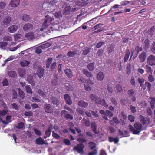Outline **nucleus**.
I'll list each match as a JSON object with an SVG mask.
<instances>
[{
  "instance_id": "69168bd1",
  "label": "nucleus",
  "mask_w": 155,
  "mask_h": 155,
  "mask_svg": "<svg viewBox=\"0 0 155 155\" xmlns=\"http://www.w3.org/2000/svg\"><path fill=\"white\" fill-rule=\"evenodd\" d=\"M103 24L101 23H99L98 24L94 26V27L93 28L94 30H95L101 27Z\"/></svg>"
},
{
  "instance_id": "ddd939ff",
  "label": "nucleus",
  "mask_w": 155,
  "mask_h": 155,
  "mask_svg": "<svg viewBox=\"0 0 155 155\" xmlns=\"http://www.w3.org/2000/svg\"><path fill=\"white\" fill-rule=\"evenodd\" d=\"M64 99L66 101V103L68 105H71L72 103V101L71 100L70 97L68 94H65L64 96Z\"/></svg>"
},
{
  "instance_id": "72a5a7b5",
  "label": "nucleus",
  "mask_w": 155,
  "mask_h": 155,
  "mask_svg": "<svg viewBox=\"0 0 155 155\" xmlns=\"http://www.w3.org/2000/svg\"><path fill=\"white\" fill-rule=\"evenodd\" d=\"M37 93L39 96L45 97H46V94L42 90L39 89L37 90Z\"/></svg>"
},
{
  "instance_id": "338daca9",
  "label": "nucleus",
  "mask_w": 155,
  "mask_h": 155,
  "mask_svg": "<svg viewBox=\"0 0 155 155\" xmlns=\"http://www.w3.org/2000/svg\"><path fill=\"white\" fill-rule=\"evenodd\" d=\"M63 142L66 145H69L71 144L70 141L69 139H64L63 140Z\"/></svg>"
},
{
  "instance_id": "20e7f679",
  "label": "nucleus",
  "mask_w": 155,
  "mask_h": 155,
  "mask_svg": "<svg viewBox=\"0 0 155 155\" xmlns=\"http://www.w3.org/2000/svg\"><path fill=\"white\" fill-rule=\"evenodd\" d=\"M148 64L151 66L155 65V56L153 55H150L147 58Z\"/></svg>"
},
{
  "instance_id": "7ed1b4c3",
  "label": "nucleus",
  "mask_w": 155,
  "mask_h": 155,
  "mask_svg": "<svg viewBox=\"0 0 155 155\" xmlns=\"http://www.w3.org/2000/svg\"><path fill=\"white\" fill-rule=\"evenodd\" d=\"M135 129V131L134 132V134H138L142 130H143V126L141 123H136L134 125Z\"/></svg>"
},
{
  "instance_id": "6ab92c4d",
  "label": "nucleus",
  "mask_w": 155,
  "mask_h": 155,
  "mask_svg": "<svg viewBox=\"0 0 155 155\" xmlns=\"http://www.w3.org/2000/svg\"><path fill=\"white\" fill-rule=\"evenodd\" d=\"M35 143L38 145H43L45 143L44 140L41 137L36 138L35 140Z\"/></svg>"
},
{
  "instance_id": "39448f33",
  "label": "nucleus",
  "mask_w": 155,
  "mask_h": 155,
  "mask_svg": "<svg viewBox=\"0 0 155 155\" xmlns=\"http://www.w3.org/2000/svg\"><path fill=\"white\" fill-rule=\"evenodd\" d=\"M63 8H64L63 12L64 14L67 15L70 13L71 8L69 4L64 3L63 6Z\"/></svg>"
},
{
  "instance_id": "0e129e2a",
  "label": "nucleus",
  "mask_w": 155,
  "mask_h": 155,
  "mask_svg": "<svg viewBox=\"0 0 155 155\" xmlns=\"http://www.w3.org/2000/svg\"><path fill=\"white\" fill-rule=\"evenodd\" d=\"M151 50L152 52L155 54V42H153L152 45Z\"/></svg>"
},
{
  "instance_id": "37998d69",
  "label": "nucleus",
  "mask_w": 155,
  "mask_h": 155,
  "mask_svg": "<svg viewBox=\"0 0 155 155\" xmlns=\"http://www.w3.org/2000/svg\"><path fill=\"white\" fill-rule=\"evenodd\" d=\"M52 58H48L47 60L46 64V67L47 68H48L50 66V65L52 61Z\"/></svg>"
},
{
  "instance_id": "f3484780",
  "label": "nucleus",
  "mask_w": 155,
  "mask_h": 155,
  "mask_svg": "<svg viewBox=\"0 0 155 155\" xmlns=\"http://www.w3.org/2000/svg\"><path fill=\"white\" fill-rule=\"evenodd\" d=\"M91 48L90 47H88L84 50L81 51V52L82 54L86 55L91 52Z\"/></svg>"
},
{
  "instance_id": "a878e982",
  "label": "nucleus",
  "mask_w": 155,
  "mask_h": 155,
  "mask_svg": "<svg viewBox=\"0 0 155 155\" xmlns=\"http://www.w3.org/2000/svg\"><path fill=\"white\" fill-rule=\"evenodd\" d=\"M104 74L103 73L101 72H100L97 74V78L98 80L102 81L104 79Z\"/></svg>"
},
{
  "instance_id": "a19ab883",
  "label": "nucleus",
  "mask_w": 155,
  "mask_h": 155,
  "mask_svg": "<svg viewBox=\"0 0 155 155\" xmlns=\"http://www.w3.org/2000/svg\"><path fill=\"white\" fill-rule=\"evenodd\" d=\"M41 46V48L44 49L49 47L51 46V44L50 43L47 42L42 45Z\"/></svg>"
},
{
  "instance_id": "4468645a",
  "label": "nucleus",
  "mask_w": 155,
  "mask_h": 155,
  "mask_svg": "<svg viewBox=\"0 0 155 155\" xmlns=\"http://www.w3.org/2000/svg\"><path fill=\"white\" fill-rule=\"evenodd\" d=\"M18 29V26L15 25L10 26L8 28V31L10 33H14Z\"/></svg>"
},
{
  "instance_id": "864d4df0",
  "label": "nucleus",
  "mask_w": 155,
  "mask_h": 155,
  "mask_svg": "<svg viewBox=\"0 0 155 155\" xmlns=\"http://www.w3.org/2000/svg\"><path fill=\"white\" fill-rule=\"evenodd\" d=\"M140 121L142 123L143 125H144L146 123V118L145 117L141 115L140 116Z\"/></svg>"
},
{
  "instance_id": "f257e3e1",
  "label": "nucleus",
  "mask_w": 155,
  "mask_h": 155,
  "mask_svg": "<svg viewBox=\"0 0 155 155\" xmlns=\"http://www.w3.org/2000/svg\"><path fill=\"white\" fill-rule=\"evenodd\" d=\"M81 132V131L78 129V142H80L78 144V153L83 154L84 152L83 149L85 147L83 143L86 142L87 140L85 138L84 134L80 133Z\"/></svg>"
},
{
  "instance_id": "09e8293b",
  "label": "nucleus",
  "mask_w": 155,
  "mask_h": 155,
  "mask_svg": "<svg viewBox=\"0 0 155 155\" xmlns=\"http://www.w3.org/2000/svg\"><path fill=\"white\" fill-rule=\"evenodd\" d=\"M145 71L147 73H150V74H151L152 70L150 67L148 65H146L145 66Z\"/></svg>"
},
{
  "instance_id": "aec40b11",
  "label": "nucleus",
  "mask_w": 155,
  "mask_h": 155,
  "mask_svg": "<svg viewBox=\"0 0 155 155\" xmlns=\"http://www.w3.org/2000/svg\"><path fill=\"white\" fill-rule=\"evenodd\" d=\"M139 58L141 62H143L145 60L146 58V53L143 52L141 54L139 55Z\"/></svg>"
},
{
  "instance_id": "c85d7f7f",
  "label": "nucleus",
  "mask_w": 155,
  "mask_h": 155,
  "mask_svg": "<svg viewBox=\"0 0 155 155\" xmlns=\"http://www.w3.org/2000/svg\"><path fill=\"white\" fill-rule=\"evenodd\" d=\"M108 139L110 142H114L115 143H118L119 141V138L117 137L114 138L111 137H108Z\"/></svg>"
},
{
  "instance_id": "774afa93",
  "label": "nucleus",
  "mask_w": 155,
  "mask_h": 155,
  "mask_svg": "<svg viewBox=\"0 0 155 155\" xmlns=\"http://www.w3.org/2000/svg\"><path fill=\"white\" fill-rule=\"evenodd\" d=\"M105 43L104 42H98L96 45V47L98 48H101L103 45Z\"/></svg>"
},
{
  "instance_id": "052dcab7",
  "label": "nucleus",
  "mask_w": 155,
  "mask_h": 155,
  "mask_svg": "<svg viewBox=\"0 0 155 155\" xmlns=\"http://www.w3.org/2000/svg\"><path fill=\"white\" fill-rule=\"evenodd\" d=\"M6 5V3L4 2H0V8L1 9L4 8Z\"/></svg>"
},
{
  "instance_id": "bb28decb",
  "label": "nucleus",
  "mask_w": 155,
  "mask_h": 155,
  "mask_svg": "<svg viewBox=\"0 0 155 155\" xmlns=\"http://www.w3.org/2000/svg\"><path fill=\"white\" fill-rule=\"evenodd\" d=\"M87 67L90 71H92L95 68L94 64V63H90L88 64Z\"/></svg>"
},
{
  "instance_id": "13d9d810",
  "label": "nucleus",
  "mask_w": 155,
  "mask_h": 155,
  "mask_svg": "<svg viewBox=\"0 0 155 155\" xmlns=\"http://www.w3.org/2000/svg\"><path fill=\"white\" fill-rule=\"evenodd\" d=\"M106 114L107 116H108L110 117H112L113 116V114L112 111H110L108 110H106Z\"/></svg>"
},
{
  "instance_id": "2eb2a0df",
  "label": "nucleus",
  "mask_w": 155,
  "mask_h": 155,
  "mask_svg": "<svg viewBox=\"0 0 155 155\" xmlns=\"http://www.w3.org/2000/svg\"><path fill=\"white\" fill-rule=\"evenodd\" d=\"M64 72L66 75L69 78H71L73 76L72 71L68 69H66L64 70Z\"/></svg>"
},
{
  "instance_id": "423d86ee",
  "label": "nucleus",
  "mask_w": 155,
  "mask_h": 155,
  "mask_svg": "<svg viewBox=\"0 0 155 155\" xmlns=\"http://www.w3.org/2000/svg\"><path fill=\"white\" fill-rule=\"evenodd\" d=\"M33 25L29 23L25 24L23 27V29L25 31H31L33 29Z\"/></svg>"
},
{
  "instance_id": "a211bd4d",
  "label": "nucleus",
  "mask_w": 155,
  "mask_h": 155,
  "mask_svg": "<svg viewBox=\"0 0 155 155\" xmlns=\"http://www.w3.org/2000/svg\"><path fill=\"white\" fill-rule=\"evenodd\" d=\"M116 92L117 93H121L123 91L122 86L120 84H117L115 86Z\"/></svg>"
},
{
  "instance_id": "603ef678",
  "label": "nucleus",
  "mask_w": 155,
  "mask_h": 155,
  "mask_svg": "<svg viewBox=\"0 0 155 155\" xmlns=\"http://www.w3.org/2000/svg\"><path fill=\"white\" fill-rule=\"evenodd\" d=\"M52 135L53 137L56 139H58L60 137V136L58 134L54 131H52Z\"/></svg>"
},
{
  "instance_id": "412c9836",
  "label": "nucleus",
  "mask_w": 155,
  "mask_h": 155,
  "mask_svg": "<svg viewBox=\"0 0 155 155\" xmlns=\"http://www.w3.org/2000/svg\"><path fill=\"white\" fill-rule=\"evenodd\" d=\"M78 105L80 106L85 108L87 107L88 105L87 102H86L83 100H81L78 102Z\"/></svg>"
},
{
  "instance_id": "de8ad7c7",
  "label": "nucleus",
  "mask_w": 155,
  "mask_h": 155,
  "mask_svg": "<svg viewBox=\"0 0 155 155\" xmlns=\"http://www.w3.org/2000/svg\"><path fill=\"white\" fill-rule=\"evenodd\" d=\"M11 107H12L13 109H15L16 110H19V107L18 104L16 103H14L11 104Z\"/></svg>"
},
{
  "instance_id": "c756f323",
  "label": "nucleus",
  "mask_w": 155,
  "mask_h": 155,
  "mask_svg": "<svg viewBox=\"0 0 155 155\" xmlns=\"http://www.w3.org/2000/svg\"><path fill=\"white\" fill-rule=\"evenodd\" d=\"M45 1L46 3L51 4L53 6L56 5L58 2L57 0H45Z\"/></svg>"
},
{
  "instance_id": "79ce46f5",
  "label": "nucleus",
  "mask_w": 155,
  "mask_h": 155,
  "mask_svg": "<svg viewBox=\"0 0 155 155\" xmlns=\"http://www.w3.org/2000/svg\"><path fill=\"white\" fill-rule=\"evenodd\" d=\"M12 97L13 99H16L17 97V93L15 90H13L12 91Z\"/></svg>"
},
{
  "instance_id": "2f4dec72",
  "label": "nucleus",
  "mask_w": 155,
  "mask_h": 155,
  "mask_svg": "<svg viewBox=\"0 0 155 155\" xmlns=\"http://www.w3.org/2000/svg\"><path fill=\"white\" fill-rule=\"evenodd\" d=\"M130 52L129 50H127L126 52L125 57L124 59V62H126L127 61L128 58L129 57Z\"/></svg>"
},
{
  "instance_id": "e433bc0d",
  "label": "nucleus",
  "mask_w": 155,
  "mask_h": 155,
  "mask_svg": "<svg viewBox=\"0 0 155 155\" xmlns=\"http://www.w3.org/2000/svg\"><path fill=\"white\" fill-rule=\"evenodd\" d=\"M127 94L129 97H131L134 96L135 94V91L133 89H130L127 91Z\"/></svg>"
},
{
  "instance_id": "6e6552de",
  "label": "nucleus",
  "mask_w": 155,
  "mask_h": 155,
  "mask_svg": "<svg viewBox=\"0 0 155 155\" xmlns=\"http://www.w3.org/2000/svg\"><path fill=\"white\" fill-rule=\"evenodd\" d=\"M44 69L41 67L38 68L36 74L38 76L41 78L44 74Z\"/></svg>"
},
{
  "instance_id": "7c9ffc66",
  "label": "nucleus",
  "mask_w": 155,
  "mask_h": 155,
  "mask_svg": "<svg viewBox=\"0 0 155 155\" xmlns=\"http://www.w3.org/2000/svg\"><path fill=\"white\" fill-rule=\"evenodd\" d=\"M18 97L21 99H23L25 97V94L24 92L21 90L19 89V92L18 93Z\"/></svg>"
},
{
  "instance_id": "1a4fd4ad",
  "label": "nucleus",
  "mask_w": 155,
  "mask_h": 155,
  "mask_svg": "<svg viewBox=\"0 0 155 155\" xmlns=\"http://www.w3.org/2000/svg\"><path fill=\"white\" fill-rule=\"evenodd\" d=\"M25 36V38L29 40H32L35 38L34 33L33 32H30L26 33Z\"/></svg>"
},
{
  "instance_id": "0eeeda50",
  "label": "nucleus",
  "mask_w": 155,
  "mask_h": 155,
  "mask_svg": "<svg viewBox=\"0 0 155 155\" xmlns=\"http://www.w3.org/2000/svg\"><path fill=\"white\" fill-rule=\"evenodd\" d=\"M44 110L45 112L51 113L52 111L51 106L49 104H44L43 106Z\"/></svg>"
},
{
  "instance_id": "9d476101",
  "label": "nucleus",
  "mask_w": 155,
  "mask_h": 155,
  "mask_svg": "<svg viewBox=\"0 0 155 155\" xmlns=\"http://www.w3.org/2000/svg\"><path fill=\"white\" fill-rule=\"evenodd\" d=\"M28 82L32 86H35V81L32 76L29 75L28 76L27 78Z\"/></svg>"
},
{
  "instance_id": "9b49d317",
  "label": "nucleus",
  "mask_w": 155,
  "mask_h": 155,
  "mask_svg": "<svg viewBox=\"0 0 155 155\" xmlns=\"http://www.w3.org/2000/svg\"><path fill=\"white\" fill-rule=\"evenodd\" d=\"M19 0H12L11 1L10 5L12 7L15 8L19 5Z\"/></svg>"
},
{
  "instance_id": "5fc2aeb1",
  "label": "nucleus",
  "mask_w": 155,
  "mask_h": 155,
  "mask_svg": "<svg viewBox=\"0 0 155 155\" xmlns=\"http://www.w3.org/2000/svg\"><path fill=\"white\" fill-rule=\"evenodd\" d=\"M41 46L37 47L35 50V52L37 54H40L42 52V51L41 50Z\"/></svg>"
},
{
  "instance_id": "cd10ccee",
  "label": "nucleus",
  "mask_w": 155,
  "mask_h": 155,
  "mask_svg": "<svg viewBox=\"0 0 155 155\" xmlns=\"http://www.w3.org/2000/svg\"><path fill=\"white\" fill-rule=\"evenodd\" d=\"M8 75L11 78H15L17 76L16 72L14 71H11L8 72L7 73Z\"/></svg>"
},
{
  "instance_id": "473e14b6",
  "label": "nucleus",
  "mask_w": 155,
  "mask_h": 155,
  "mask_svg": "<svg viewBox=\"0 0 155 155\" xmlns=\"http://www.w3.org/2000/svg\"><path fill=\"white\" fill-rule=\"evenodd\" d=\"M142 50V48L141 47H140L138 46L136 47L134 50V52L136 54V56H137L138 55L139 52L141 51Z\"/></svg>"
},
{
  "instance_id": "a18cd8bd",
  "label": "nucleus",
  "mask_w": 155,
  "mask_h": 155,
  "mask_svg": "<svg viewBox=\"0 0 155 155\" xmlns=\"http://www.w3.org/2000/svg\"><path fill=\"white\" fill-rule=\"evenodd\" d=\"M112 104L115 106H117V101L116 98L114 97H111L110 99Z\"/></svg>"
},
{
  "instance_id": "4d7b16f0",
  "label": "nucleus",
  "mask_w": 155,
  "mask_h": 155,
  "mask_svg": "<svg viewBox=\"0 0 155 155\" xmlns=\"http://www.w3.org/2000/svg\"><path fill=\"white\" fill-rule=\"evenodd\" d=\"M138 82L139 83L140 86H143V83L145 81V80L143 78H138L137 79Z\"/></svg>"
},
{
  "instance_id": "49530a36",
  "label": "nucleus",
  "mask_w": 155,
  "mask_h": 155,
  "mask_svg": "<svg viewBox=\"0 0 155 155\" xmlns=\"http://www.w3.org/2000/svg\"><path fill=\"white\" fill-rule=\"evenodd\" d=\"M24 124L22 122H21L18 123L17 125L16 126V127L18 129H22L23 128L24 126Z\"/></svg>"
},
{
  "instance_id": "f8f14e48",
  "label": "nucleus",
  "mask_w": 155,
  "mask_h": 155,
  "mask_svg": "<svg viewBox=\"0 0 155 155\" xmlns=\"http://www.w3.org/2000/svg\"><path fill=\"white\" fill-rule=\"evenodd\" d=\"M91 128L93 132L95 134H98L99 133L97 130V125L95 122H92L91 124Z\"/></svg>"
},
{
  "instance_id": "bf43d9fd",
  "label": "nucleus",
  "mask_w": 155,
  "mask_h": 155,
  "mask_svg": "<svg viewBox=\"0 0 155 155\" xmlns=\"http://www.w3.org/2000/svg\"><path fill=\"white\" fill-rule=\"evenodd\" d=\"M47 21L46 20L42 24V27L43 28L45 29H46L49 25L47 23Z\"/></svg>"
},
{
  "instance_id": "c03bdc74",
  "label": "nucleus",
  "mask_w": 155,
  "mask_h": 155,
  "mask_svg": "<svg viewBox=\"0 0 155 155\" xmlns=\"http://www.w3.org/2000/svg\"><path fill=\"white\" fill-rule=\"evenodd\" d=\"M8 43L6 42H0V48L3 49H5L6 47L7 46Z\"/></svg>"
},
{
  "instance_id": "393cba45",
  "label": "nucleus",
  "mask_w": 155,
  "mask_h": 155,
  "mask_svg": "<svg viewBox=\"0 0 155 155\" xmlns=\"http://www.w3.org/2000/svg\"><path fill=\"white\" fill-rule=\"evenodd\" d=\"M115 46L114 45L111 44L109 45L107 49V51L108 53H110L112 52L114 50Z\"/></svg>"
},
{
  "instance_id": "c9c22d12",
  "label": "nucleus",
  "mask_w": 155,
  "mask_h": 155,
  "mask_svg": "<svg viewBox=\"0 0 155 155\" xmlns=\"http://www.w3.org/2000/svg\"><path fill=\"white\" fill-rule=\"evenodd\" d=\"M30 62L27 60H24L20 62L21 66L23 67L28 66Z\"/></svg>"
},
{
  "instance_id": "b1692460",
  "label": "nucleus",
  "mask_w": 155,
  "mask_h": 155,
  "mask_svg": "<svg viewBox=\"0 0 155 155\" xmlns=\"http://www.w3.org/2000/svg\"><path fill=\"white\" fill-rule=\"evenodd\" d=\"M11 22V17L7 16L3 20V22L4 25H7Z\"/></svg>"
},
{
  "instance_id": "dca6fc26",
  "label": "nucleus",
  "mask_w": 155,
  "mask_h": 155,
  "mask_svg": "<svg viewBox=\"0 0 155 155\" xmlns=\"http://www.w3.org/2000/svg\"><path fill=\"white\" fill-rule=\"evenodd\" d=\"M82 72L87 77L89 78H92L93 77V75L92 73L89 72L87 69H83L82 70Z\"/></svg>"
},
{
  "instance_id": "5701e85b",
  "label": "nucleus",
  "mask_w": 155,
  "mask_h": 155,
  "mask_svg": "<svg viewBox=\"0 0 155 155\" xmlns=\"http://www.w3.org/2000/svg\"><path fill=\"white\" fill-rule=\"evenodd\" d=\"M26 70L25 69L19 68L18 69V72L20 77H23L25 74Z\"/></svg>"
},
{
  "instance_id": "8fccbe9b",
  "label": "nucleus",
  "mask_w": 155,
  "mask_h": 155,
  "mask_svg": "<svg viewBox=\"0 0 155 155\" xmlns=\"http://www.w3.org/2000/svg\"><path fill=\"white\" fill-rule=\"evenodd\" d=\"M104 52V51L103 49H99L96 54L97 56L98 57H100L102 56Z\"/></svg>"
},
{
  "instance_id": "4be33fe9",
  "label": "nucleus",
  "mask_w": 155,
  "mask_h": 155,
  "mask_svg": "<svg viewBox=\"0 0 155 155\" xmlns=\"http://www.w3.org/2000/svg\"><path fill=\"white\" fill-rule=\"evenodd\" d=\"M52 103L55 105L58 106L60 104L59 101L58 99L55 97H52L51 98Z\"/></svg>"
},
{
  "instance_id": "e2e57ef3",
  "label": "nucleus",
  "mask_w": 155,
  "mask_h": 155,
  "mask_svg": "<svg viewBox=\"0 0 155 155\" xmlns=\"http://www.w3.org/2000/svg\"><path fill=\"white\" fill-rule=\"evenodd\" d=\"M34 130L37 135L38 136H40L41 135V131L38 130L36 128H34Z\"/></svg>"
},
{
  "instance_id": "6e6d98bb",
  "label": "nucleus",
  "mask_w": 155,
  "mask_h": 155,
  "mask_svg": "<svg viewBox=\"0 0 155 155\" xmlns=\"http://www.w3.org/2000/svg\"><path fill=\"white\" fill-rule=\"evenodd\" d=\"M85 89L87 91H90L91 90V85L87 84H84Z\"/></svg>"
},
{
  "instance_id": "3c124183",
  "label": "nucleus",
  "mask_w": 155,
  "mask_h": 155,
  "mask_svg": "<svg viewBox=\"0 0 155 155\" xmlns=\"http://www.w3.org/2000/svg\"><path fill=\"white\" fill-rule=\"evenodd\" d=\"M148 81L152 82H154L155 80V78L154 77L152 76V73H151V74H149L148 77Z\"/></svg>"
},
{
  "instance_id": "58836bf2",
  "label": "nucleus",
  "mask_w": 155,
  "mask_h": 155,
  "mask_svg": "<svg viewBox=\"0 0 155 155\" xmlns=\"http://www.w3.org/2000/svg\"><path fill=\"white\" fill-rule=\"evenodd\" d=\"M55 16L57 18H61L62 16L61 12L60 11L56 12L55 14Z\"/></svg>"
},
{
  "instance_id": "f03ea898",
  "label": "nucleus",
  "mask_w": 155,
  "mask_h": 155,
  "mask_svg": "<svg viewBox=\"0 0 155 155\" xmlns=\"http://www.w3.org/2000/svg\"><path fill=\"white\" fill-rule=\"evenodd\" d=\"M89 98L91 101L95 104L101 105L106 108L108 107V104L107 103L105 99H102L98 97L94 94H91L89 96Z\"/></svg>"
},
{
  "instance_id": "680f3d73",
  "label": "nucleus",
  "mask_w": 155,
  "mask_h": 155,
  "mask_svg": "<svg viewBox=\"0 0 155 155\" xmlns=\"http://www.w3.org/2000/svg\"><path fill=\"white\" fill-rule=\"evenodd\" d=\"M33 112L31 111H29V112H27V111H25L24 112V115L25 116L29 117L30 116H31L33 115Z\"/></svg>"
},
{
  "instance_id": "ea45409f",
  "label": "nucleus",
  "mask_w": 155,
  "mask_h": 155,
  "mask_svg": "<svg viewBox=\"0 0 155 155\" xmlns=\"http://www.w3.org/2000/svg\"><path fill=\"white\" fill-rule=\"evenodd\" d=\"M25 90L26 92L30 94H32L33 93L32 90L29 85H27L25 86Z\"/></svg>"
},
{
  "instance_id": "f704fd0d",
  "label": "nucleus",
  "mask_w": 155,
  "mask_h": 155,
  "mask_svg": "<svg viewBox=\"0 0 155 155\" xmlns=\"http://www.w3.org/2000/svg\"><path fill=\"white\" fill-rule=\"evenodd\" d=\"M77 53V51H70L67 53V55L69 57H73Z\"/></svg>"
},
{
  "instance_id": "4c0bfd02",
  "label": "nucleus",
  "mask_w": 155,
  "mask_h": 155,
  "mask_svg": "<svg viewBox=\"0 0 155 155\" xmlns=\"http://www.w3.org/2000/svg\"><path fill=\"white\" fill-rule=\"evenodd\" d=\"M22 19L23 20L27 21H28L30 19V17L29 15L24 14L22 16Z\"/></svg>"
}]
</instances>
